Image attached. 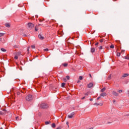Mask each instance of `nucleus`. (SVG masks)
Returning <instances> with one entry per match:
<instances>
[{"mask_svg": "<svg viewBox=\"0 0 129 129\" xmlns=\"http://www.w3.org/2000/svg\"><path fill=\"white\" fill-rule=\"evenodd\" d=\"M26 100L27 101H31L33 100V96L32 95H28L26 97Z\"/></svg>", "mask_w": 129, "mask_h": 129, "instance_id": "1", "label": "nucleus"}, {"mask_svg": "<svg viewBox=\"0 0 129 129\" xmlns=\"http://www.w3.org/2000/svg\"><path fill=\"white\" fill-rule=\"evenodd\" d=\"M41 108H48V105L45 103H41L40 105Z\"/></svg>", "mask_w": 129, "mask_h": 129, "instance_id": "2", "label": "nucleus"}, {"mask_svg": "<svg viewBox=\"0 0 129 129\" xmlns=\"http://www.w3.org/2000/svg\"><path fill=\"white\" fill-rule=\"evenodd\" d=\"M74 114H75V112H73L71 113V114L68 115V117L69 118H72V117H73L74 116Z\"/></svg>", "mask_w": 129, "mask_h": 129, "instance_id": "3", "label": "nucleus"}, {"mask_svg": "<svg viewBox=\"0 0 129 129\" xmlns=\"http://www.w3.org/2000/svg\"><path fill=\"white\" fill-rule=\"evenodd\" d=\"M28 26L29 28H30V29L34 28V24H33V23H29L28 24Z\"/></svg>", "mask_w": 129, "mask_h": 129, "instance_id": "4", "label": "nucleus"}, {"mask_svg": "<svg viewBox=\"0 0 129 129\" xmlns=\"http://www.w3.org/2000/svg\"><path fill=\"white\" fill-rule=\"evenodd\" d=\"M92 86H93V83H90L88 85V88H91V87H92Z\"/></svg>", "mask_w": 129, "mask_h": 129, "instance_id": "5", "label": "nucleus"}, {"mask_svg": "<svg viewBox=\"0 0 129 129\" xmlns=\"http://www.w3.org/2000/svg\"><path fill=\"white\" fill-rule=\"evenodd\" d=\"M127 76H128V74H124L121 78V79H122V78H124L125 77H127Z\"/></svg>", "mask_w": 129, "mask_h": 129, "instance_id": "6", "label": "nucleus"}, {"mask_svg": "<svg viewBox=\"0 0 129 129\" xmlns=\"http://www.w3.org/2000/svg\"><path fill=\"white\" fill-rule=\"evenodd\" d=\"M112 94H113V95H114L115 96H118V94L115 91H113L112 92Z\"/></svg>", "mask_w": 129, "mask_h": 129, "instance_id": "7", "label": "nucleus"}, {"mask_svg": "<svg viewBox=\"0 0 129 129\" xmlns=\"http://www.w3.org/2000/svg\"><path fill=\"white\" fill-rule=\"evenodd\" d=\"M38 38L40 39V40H44V37H43L41 34L38 35Z\"/></svg>", "mask_w": 129, "mask_h": 129, "instance_id": "8", "label": "nucleus"}, {"mask_svg": "<svg viewBox=\"0 0 129 129\" xmlns=\"http://www.w3.org/2000/svg\"><path fill=\"white\" fill-rule=\"evenodd\" d=\"M100 96H103V97H104V96H106L107 94H106V93H102L100 94Z\"/></svg>", "mask_w": 129, "mask_h": 129, "instance_id": "9", "label": "nucleus"}, {"mask_svg": "<svg viewBox=\"0 0 129 129\" xmlns=\"http://www.w3.org/2000/svg\"><path fill=\"white\" fill-rule=\"evenodd\" d=\"M91 53H94L95 52V48L94 47L91 48Z\"/></svg>", "mask_w": 129, "mask_h": 129, "instance_id": "10", "label": "nucleus"}, {"mask_svg": "<svg viewBox=\"0 0 129 129\" xmlns=\"http://www.w3.org/2000/svg\"><path fill=\"white\" fill-rule=\"evenodd\" d=\"M5 26H6V27H7V28H10L11 27V25H10V24H9V23H6L5 24Z\"/></svg>", "mask_w": 129, "mask_h": 129, "instance_id": "11", "label": "nucleus"}, {"mask_svg": "<svg viewBox=\"0 0 129 129\" xmlns=\"http://www.w3.org/2000/svg\"><path fill=\"white\" fill-rule=\"evenodd\" d=\"M5 34L6 33H0V38L3 37V36H5Z\"/></svg>", "mask_w": 129, "mask_h": 129, "instance_id": "12", "label": "nucleus"}, {"mask_svg": "<svg viewBox=\"0 0 129 129\" xmlns=\"http://www.w3.org/2000/svg\"><path fill=\"white\" fill-rule=\"evenodd\" d=\"M51 126H52L53 128L56 127V124H55V123H53L51 124Z\"/></svg>", "mask_w": 129, "mask_h": 129, "instance_id": "13", "label": "nucleus"}, {"mask_svg": "<svg viewBox=\"0 0 129 129\" xmlns=\"http://www.w3.org/2000/svg\"><path fill=\"white\" fill-rule=\"evenodd\" d=\"M1 51H2V52H7V50L4 48H1Z\"/></svg>", "mask_w": 129, "mask_h": 129, "instance_id": "14", "label": "nucleus"}, {"mask_svg": "<svg viewBox=\"0 0 129 129\" xmlns=\"http://www.w3.org/2000/svg\"><path fill=\"white\" fill-rule=\"evenodd\" d=\"M105 88H103V89H102L101 90V92H104V91H105Z\"/></svg>", "mask_w": 129, "mask_h": 129, "instance_id": "15", "label": "nucleus"}, {"mask_svg": "<svg viewBox=\"0 0 129 129\" xmlns=\"http://www.w3.org/2000/svg\"><path fill=\"white\" fill-rule=\"evenodd\" d=\"M65 84H66L65 83H62L61 84V87H65Z\"/></svg>", "mask_w": 129, "mask_h": 129, "instance_id": "16", "label": "nucleus"}, {"mask_svg": "<svg viewBox=\"0 0 129 129\" xmlns=\"http://www.w3.org/2000/svg\"><path fill=\"white\" fill-rule=\"evenodd\" d=\"M50 122H51V121H45V124H50Z\"/></svg>", "mask_w": 129, "mask_h": 129, "instance_id": "17", "label": "nucleus"}, {"mask_svg": "<svg viewBox=\"0 0 129 129\" xmlns=\"http://www.w3.org/2000/svg\"><path fill=\"white\" fill-rule=\"evenodd\" d=\"M62 65L64 66V67H67L68 63H63Z\"/></svg>", "mask_w": 129, "mask_h": 129, "instance_id": "18", "label": "nucleus"}, {"mask_svg": "<svg viewBox=\"0 0 129 129\" xmlns=\"http://www.w3.org/2000/svg\"><path fill=\"white\" fill-rule=\"evenodd\" d=\"M110 47L111 48V49H113V48H114V45H111L110 46Z\"/></svg>", "mask_w": 129, "mask_h": 129, "instance_id": "19", "label": "nucleus"}, {"mask_svg": "<svg viewBox=\"0 0 129 129\" xmlns=\"http://www.w3.org/2000/svg\"><path fill=\"white\" fill-rule=\"evenodd\" d=\"M79 79H80V80H82V79H83V77L82 76H80L79 77Z\"/></svg>", "mask_w": 129, "mask_h": 129, "instance_id": "20", "label": "nucleus"}, {"mask_svg": "<svg viewBox=\"0 0 129 129\" xmlns=\"http://www.w3.org/2000/svg\"><path fill=\"white\" fill-rule=\"evenodd\" d=\"M66 78L68 79V80H69V79H70V77L69 76H67Z\"/></svg>", "mask_w": 129, "mask_h": 129, "instance_id": "21", "label": "nucleus"}, {"mask_svg": "<svg viewBox=\"0 0 129 129\" xmlns=\"http://www.w3.org/2000/svg\"><path fill=\"white\" fill-rule=\"evenodd\" d=\"M117 56H118V57H119V56H120V53L118 52V53H117Z\"/></svg>", "mask_w": 129, "mask_h": 129, "instance_id": "22", "label": "nucleus"}, {"mask_svg": "<svg viewBox=\"0 0 129 129\" xmlns=\"http://www.w3.org/2000/svg\"><path fill=\"white\" fill-rule=\"evenodd\" d=\"M44 51H45V52H47V51H49V49H48V48H45V49H44Z\"/></svg>", "mask_w": 129, "mask_h": 129, "instance_id": "23", "label": "nucleus"}, {"mask_svg": "<svg viewBox=\"0 0 129 129\" xmlns=\"http://www.w3.org/2000/svg\"><path fill=\"white\" fill-rule=\"evenodd\" d=\"M3 114H4V112L0 111V115H3Z\"/></svg>", "mask_w": 129, "mask_h": 129, "instance_id": "24", "label": "nucleus"}, {"mask_svg": "<svg viewBox=\"0 0 129 129\" xmlns=\"http://www.w3.org/2000/svg\"><path fill=\"white\" fill-rule=\"evenodd\" d=\"M14 59H15V60H17L18 59V56L17 55H15L14 57Z\"/></svg>", "mask_w": 129, "mask_h": 129, "instance_id": "25", "label": "nucleus"}, {"mask_svg": "<svg viewBox=\"0 0 129 129\" xmlns=\"http://www.w3.org/2000/svg\"><path fill=\"white\" fill-rule=\"evenodd\" d=\"M21 52H17V55H18L19 56H20V55H21Z\"/></svg>", "mask_w": 129, "mask_h": 129, "instance_id": "26", "label": "nucleus"}, {"mask_svg": "<svg viewBox=\"0 0 129 129\" xmlns=\"http://www.w3.org/2000/svg\"><path fill=\"white\" fill-rule=\"evenodd\" d=\"M118 92H119V93L122 92V90H120L118 91Z\"/></svg>", "mask_w": 129, "mask_h": 129, "instance_id": "27", "label": "nucleus"}, {"mask_svg": "<svg viewBox=\"0 0 129 129\" xmlns=\"http://www.w3.org/2000/svg\"><path fill=\"white\" fill-rule=\"evenodd\" d=\"M98 104H99V105H100L101 106H102V105H103V104H102V103H99Z\"/></svg>", "mask_w": 129, "mask_h": 129, "instance_id": "28", "label": "nucleus"}, {"mask_svg": "<svg viewBox=\"0 0 129 129\" xmlns=\"http://www.w3.org/2000/svg\"><path fill=\"white\" fill-rule=\"evenodd\" d=\"M31 48H32V49H35V45H32V46H31Z\"/></svg>", "mask_w": 129, "mask_h": 129, "instance_id": "29", "label": "nucleus"}, {"mask_svg": "<svg viewBox=\"0 0 129 129\" xmlns=\"http://www.w3.org/2000/svg\"><path fill=\"white\" fill-rule=\"evenodd\" d=\"M94 105H99L98 103H96L95 104H94Z\"/></svg>", "mask_w": 129, "mask_h": 129, "instance_id": "30", "label": "nucleus"}, {"mask_svg": "<svg viewBox=\"0 0 129 129\" xmlns=\"http://www.w3.org/2000/svg\"><path fill=\"white\" fill-rule=\"evenodd\" d=\"M35 31H38V28H37V27H35Z\"/></svg>", "mask_w": 129, "mask_h": 129, "instance_id": "31", "label": "nucleus"}, {"mask_svg": "<svg viewBox=\"0 0 129 129\" xmlns=\"http://www.w3.org/2000/svg\"><path fill=\"white\" fill-rule=\"evenodd\" d=\"M16 118L17 120H19V116H17L16 117Z\"/></svg>", "mask_w": 129, "mask_h": 129, "instance_id": "32", "label": "nucleus"}, {"mask_svg": "<svg viewBox=\"0 0 129 129\" xmlns=\"http://www.w3.org/2000/svg\"><path fill=\"white\" fill-rule=\"evenodd\" d=\"M102 42H103V39H101V40H100V42H101V43H102Z\"/></svg>", "mask_w": 129, "mask_h": 129, "instance_id": "33", "label": "nucleus"}, {"mask_svg": "<svg viewBox=\"0 0 129 129\" xmlns=\"http://www.w3.org/2000/svg\"><path fill=\"white\" fill-rule=\"evenodd\" d=\"M101 97H98L97 98V100H98L99 99H100Z\"/></svg>", "mask_w": 129, "mask_h": 129, "instance_id": "34", "label": "nucleus"}, {"mask_svg": "<svg viewBox=\"0 0 129 129\" xmlns=\"http://www.w3.org/2000/svg\"><path fill=\"white\" fill-rule=\"evenodd\" d=\"M97 45H98V42L95 43V46H97Z\"/></svg>", "mask_w": 129, "mask_h": 129, "instance_id": "35", "label": "nucleus"}, {"mask_svg": "<svg viewBox=\"0 0 129 129\" xmlns=\"http://www.w3.org/2000/svg\"><path fill=\"white\" fill-rule=\"evenodd\" d=\"M113 103H114V104H115V100H113Z\"/></svg>", "mask_w": 129, "mask_h": 129, "instance_id": "36", "label": "nucleus"}, {"mask_svg": "<svg viewBox=\"0 0 129 129\" xmlns=\"http://www.w3.org/2000/svg\"><path fill=\"white\" fill-rule=\"evenodd\" d=\"M99 49H100L101 50L102 49V46H100Z\"/></svg>", "mask_w": 129, "mask_h": 129, "instance_id": "37", "label": "nucleus"}, {"mask_svg": "<svg viewBox=\"0 0 129 129\" xmlns=\"http://www.w3.org/2000/svg\"><path fill=\"white\" fill-rule=\"evenodd\" d=\"M85 95L87 96L88 95V93H86Z\"/></svg>", "mask_w": 129, "mask_h": 129, "instance_id": "38", "label": "nucleus"}, {"mask_svg": "<svg viewBox=\"0 0 129 129\" xmlns=\"http://www.w3.org/2000/svg\"><path fill=\"white\" fill-rule=\"evenodd\" d=\"M56 129H61V127H58Z\"/></svg>", "mask_w": 129, "mask_h": 129, "instance_id": "39", "label": "nucleus"}, {"mask_svg": "<svg viewBox=\"0 0 129 129\" xmlns=\"http://www.w3.org/2000/svg\"><path fill=\"white\" fill-rule=\"evenodd\" d=\"M108 79H110V76L108 77Z\"/></svg>", "mask_w": 129, "mask_h": 129, "instance_id": "40", "label": "nucleus"}, {"mask_svg": "<svg viewBox=\"0 0 129 129\" xmlns=\"http://www.w3.org/2000/svg\"><path fill=\"white\" fill-rule=\"evenodd\" d=\"M90 101H92L93 100V99H90Z\"/></svg>", "mask_w": 129, "mask_h": 129, "instance_id": "41", "label": "nucleus"}, {"mask_svg": "<svg viewBox=\"0 0 129 129\" xmlns=\"http://www.w3.org/2000/svg\"><path fill=\"white\" fill-rule=\"evenodd\" d=\"M84 98H85V97H83L82 99H84Z\"/></svg>", "mask_w": 129, "mask_h": 129, "instance_id": "42", "label": "nucleus"}, {"mask_svg": "<svg viewBox=\"0 0 129 129\" xmlns=\"http://www.w3.org/2000/svg\"><path fill=\"white\" fill-rule=\"evenodd\" d=\"M27 51H30V49H29V48L27 49Z\"/></svg>", "mask_w": 129, "mask_h": 129, "instance_id": "43", "label": "nucleus"}, {"mask_svg": "<svg viewBox=\"0 0 129 129\" xmlns=\"http://www.w3.org/2000/svg\"><path fill=\"white\" fill-rule=\"evenodd\" d=\"M128 97H129V90L128 91Z\"/></svg>", "mask_w": 129, "mask_h": 129, "instance_id": "44", "label": "nucleus"}, {"mask_svg": "<svg viewBox=\"0 0 129 129\" xmlns=\"http://www.w3.org/2000/svg\"><path fill=\"white\" fill-rule=\"evenodd\" d=\"M89 129H93V127H91V128H90Z\"/></svg>", "mask_w": 129, "mask_h": 129, "instance_id": "45", "label": "nucleus"}, {"mask_svg": "<svg viewBox=\"0 0 129 129\" xmlns=\"http://www.w3.org/2000/svg\"><path fill=\"white\" fill-rule=\"evenodd\" d=\"M2 41V38H0V42H1Z\"/></svg>", "mask_w": 129, "mask_h": 129, "instance_id": "46", "label": "nucleus"}, {"mask_svg": "<svg viewBox=\"0 0 129 129\" xmlns=\"http://www.w3.org/2000/svg\"><path fill=\"white\" fill-rule=\"evenodd\" d=\"M69 123L68 122H67V124H68Z\"/></svg>", "mask_w": 129, "mask_h": 129, "instance_id": "47", "label": "nucleus"}, {"mask_svg": "<svg viewBox=\"0 0 129 129\" xmlns=\"http://www.w3.org/2000/svg\"><path fill=\"white\" fill-rule=\"evenodd\" d=\"M39 22H42V20H39Z\"/></svg>", "mask_w": 129, "mask_h": 129, "instance_id": "48", "label": "nucleus"}, {"mask_svg": "<svg viewBox=\"0 0 129 129\" xmlns=\"http://www.w3.org/2000/svg\"><path fill=\"white\" fill-rule=\"evenodd\" d=\"M90 77H92L91 75H90Z\"/></svg>", "mask_w": 129, "mask_h": 129, "instance_id": "49", "label": "nucleus"}, {"mask_svg": "<svg viewBox=\"0 0 129 129\" xmlns=\"http://www.w3.org/2000/svg\"><path fill=\"white\" fill-rule=\"evenodd\" d=\"M128 59L129 60V56H128Z\"/></svg>", "mask_w": 129, "mask_h": 129, "instance_id": "50", "label": "nucleus"}, {"mask_svg": "<svg viewBox=\"0 0 129 129\" xmlns=\"http://www.w3.org/2000/svg\"><path fill=\"white\" fill-rule=\"evenodd\" d=\"M65 80H66V79L64 80V81H65Z\"/></svg>", "mask_w": 129, "mask_h": 129, "instance_id": "51", "label": "nucleus"}]
</instances>
